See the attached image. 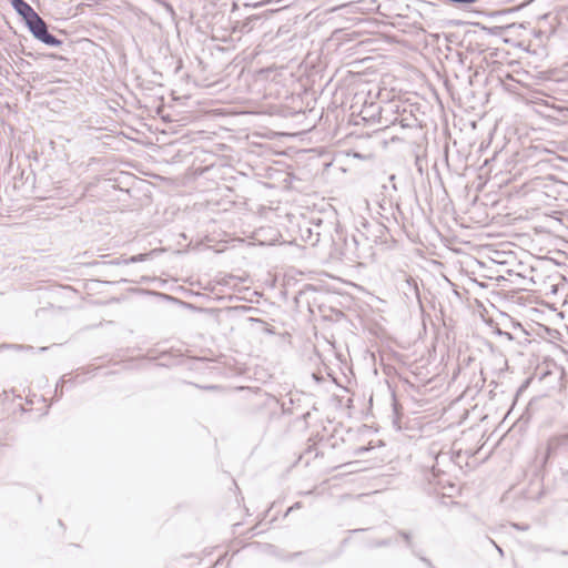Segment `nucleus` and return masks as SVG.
<instances>
[{
	"instance_id": "nucleus-1",
	"label": "nucleus",
	"mask_w": 568,
	"mask_h": 568,
	"mask_svg": "<svg viewBox=\"0 0 568 568\" xmlns=\"http://www.w3.org/2000/svg\"><path fill=\"white\" fill-rule=\"evenodd\" d=\"M27 26L29 27L32 34L45 44H60V41L48 32L47 24L39 14L31 18L30 21L27 22Z\"/></svg>"
},
{
	"instance_id": "nucleus-2",
	"label": "nucleus",
	"mask_w": 568,
	"mask_h": 568,
	"mask_svg": "<svg viewBox=\"0 0 568 568\" xmlns=\"http://www.w3.org/2000/svg\"><path fill=\"white\" fill-rule=\"evenodd\" d=\"M12 7L23 18L26 23L38 13L24 0H11Z\"/></svg>"
},
{
	"instance_id": "nucleus-3",
	"label": "nucleus",
	"mask_w": 568,
	"mask_h": 568,
	"mask_svg": "<svg viewBox=\"0 0 568 568\" xmlns=\"http://www.w3.org/2000/svg\"><path fill=\"white\" fill-rule=\"evenodd\" d=\"M142 260H143V255H141L140 257H132L131 258L132 262L142 261Z\"/></svg>"
}]
</instances>
